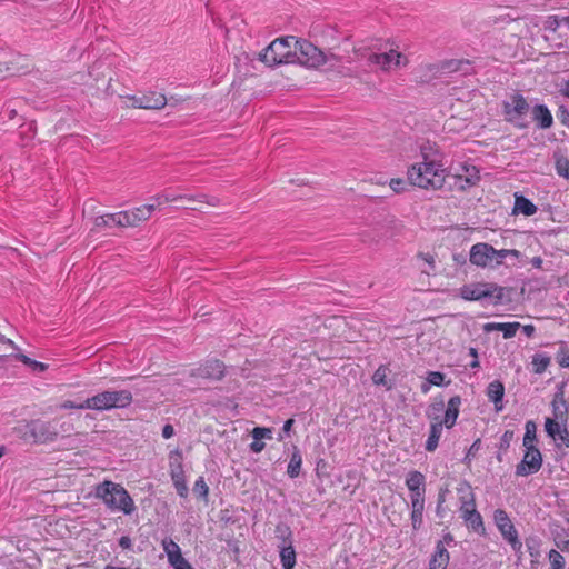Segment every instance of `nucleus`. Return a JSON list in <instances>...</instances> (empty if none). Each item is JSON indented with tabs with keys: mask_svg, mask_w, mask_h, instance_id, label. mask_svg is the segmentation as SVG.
Listing matches in <instances>:
<instances>
[{
	"mask_svg": "<svg viewBox=\"0 0 569 569\" xmlns=\"http://www.w3.org/2000/svg\"><path fill=\"white\" fill-rule=\"evenodd\" d=\"M293 63H299L300 66L307 68L318 69L321 67H326V71H338V73L342 76H350L343 70H339V66L341 62V58L331 51H322L308 40H298L295 37L293 43Z\"/></svg>",
	"mask_w": 569,
	"mask_h": 569,
	"instance_id": "nucleus-1",
	"label": "nucleus"
},
{
	"mask_svg": "<svg viewBox=\"0 0 569 569\" xmlns=\"http://www.w3.org/2000/svg\"><path fill=\"white\" fill-rule=\"evenodd\" d=\"M407 178L411 186L421 189H440L445 183V169L433 160L428 161L423 154V161L411 164L407 171Z\"/></svg>",
	"mask_w": 569,
	"mask_h": 569,
	"instance_id": "nucleus-2",
	"label": "nucleus"
},
{
	"mask_svg": "<svg viewBox=\"0 0 569 569\" xmlns=\"http://www.w3.org/2000/svg\"><path fill=\"white\" fill-rule=\"evenodd\" d=\"M520 256L521 253L518 250H496L492 246L485 242L476 243L470 249V262L483 268H495L502 263H507L508 266H516Z\"/></svg>",
	"mask_w": 569,
	"mask_h": 569,
	"instance_id": "nucleus-3",
	"label": "nucleus"
},
{
	"mask_svg": "<svg viewBox=\"0 0 569 569\" xmlns=\"http://www.w3.org/2000/svg\"><path fill=\"white\" fill-rule=\"evenodd\" d=\"M94 496L101 499L112 511H121L131 515L136 510L133 499L129 492L119 483L104 480L94 488Z\"/></svg>",
	"mask_w": 569,
	"mask_h": 569,
	"instance_id": "nucleus-4",
	"label": "nucleus"
},
{
	"mask_svg": "<svg viewBox=\"0 0 569 569\" xmlns=\"http://www.w3.org/2000/svg\"><path fill=\"white\" fill-rule=\"evenodd\" d=\"M293 36L276 39L259 52L258 59L268 67H274L282 63H293Z\"/></svg>",
	"mask_w": 569,
	"mask_h": 569,
	"instance_id": "nucleus-5",
	"label": "nucleus"
},
{
	"mask_svg": "<svg viewBox=\"0 0 569 569\" xmlns=\"http://www.w3.org/2000/svg\"><path fill=\"white\" fill-rule=\"evenodd\" d=\"M132 402V395L128 390H106L83 401L82 407L91 410H111L113 408H126Z\"/></svg>",
	"mask_w": 569,
	"mask_h": 569,
	"instance_id": "nucleus-6",
	"label": "nucleus"
},
{
	"mask_svg": "<svg viewBox=\"0 0 569 569\" xmlns=\"http://www.w3.org/2000/svg\"><path fill=\"white\" fill-rule=\"evenodd\" d=\"M511 287H492V290H482L479 287H460L459 296L465 300H490L492 305H503L505 295Z\"/></svg>",
	"mask_w": 569,
	"mask_h": 569,
	"instance_id": "nucleus-7",
	"label": "nucleus"
},
{
	"mask_svg": "<svg viewBox=\"0 0 569 569\" xmlns=\"http://www.w3.org/2000/svg\"><path fill=\"white\" fill-rule=\"evenodd\" d=\"M28 436L36 443H46L57 439L58 420L43 421L40 419L28 421Z\"/></svg>",
	"mask_w": 569,
	"mask_h": 569,
	"instance_id": "nucleus-8",
	"label": "nucleus"
},
{
	"mask_svg": "<svg viewBox=\"0 0 569 569\" xmlns=\"http://www.w3.org/2000/svg\"><path fill=\"white\" fill-rule=\"evenodd\" d=\"M502 108L507 121L520 128L526 127L525 123L520 122L521 117L529 111V104L523 96L519 93L510 94V97L502 102Z\"/></svg>",
	"mask_w": 569,
	"mask_h": 569,
	"instance_id": "nucleus-9",
	"label": "nucleus"
},
{
	"mask_svg": "<svg viewBox=\"0 0 569 569\" xmlns=\"http://www.w3.org/2000/svg\"><path fill=\"white\" fill-rule=\"evenodd\" d=\"M526 451L522 460L516 467V475L526 477L536 473L542 466V455L536 446L525 447Z\"/></svg>",
	"mask_w": 569,
	"mask_h": 569,
	"instance_id": "nucleus-10",
	"label": "nucleus"
},
{
	"mask_svg": "<svg viewBox=\"0 0 569 569\" xmlns=\"http://www.w3.org/2000/svg\"><path fill=\"white\" fill-rule=\"evenodd\" d=\"M325 327L331 330L333 336L342 337L346 340H355L358 336L353 323L343 316H332L327 318L325 320Z\"/></svg>",
	"mask_w": 569,
	"mask_h": 569,
	"instance_id": "nucleus-11",
	"label": "nucleus"
},
{
	"mask_svg": "<svg viewBox=\"0 0 569 569\" xmlns=\"http://www.w3.org/2000/svg\"><path fill=\"white\" fill-rule=\"evenodd\" d=\"M369 61L379 66L383 71L406 66L408 62L407 58L396 50H390L383 53H372L369 56Z\"/></svg>",
	"mask_w": 569,
	"mask_h": 569,
	"instance_id": "nucleus-12",
	"label": "nucleus"
},
{
	"mask_svg": "<svg viewBox=\"0 0 569 569\" xmlns=\"http://www.w3.org/2000/svg\"><path fill=\"white\" fill-rule=\"evenodd\" d=\"M127 99L132 102L131 106L133 108L140 109L159 110L167 104L166 96L156 92H148L141 96H128Z\"/></svg>",
	"mask_w": 569,
	"mask_h": 569,
	"instance_id": "nucleus-13",
	"label": "nucleus"
},
{
	"mask_svg": "<svg viewBox=\"0 0 569 569\" xmlns=\"http://www.w3.org/2000/svg\"><path fill=\"white\" fill-rule=\"evenodd\" d=\"M493 519L505 539H507L513 548L520 547L521 543L517 538V531L507 512L502 509H497L495 511Z\"/></svg>",
	"mask_w": 569,
	"mask_h": 569,
	"instance_id": "nucleus-14",
	"label": "nucleus"
},
{
	"mask_svg": "<svg viewBox=\"0 0 569 569\" xmlns=\"http://www.w3.org/2000/svg\"><path fill=\"white\" fill-rule=\"evenodd\" d=\"M193 376L220 380L224 376V365L219 360H208L192 373Z\"/></svg>",
	"mask_w": 569,
	"mask_h": 569,
	"instance_id": "nucleus-15",
	"label": "nucleus"
},
{
	"mask_svg": "<svg viewBox=\"0 0 569 569\" xmlns=\"http://www.w3.org/2000/svg\"><path fill=\"white\" fill-rule=\"evenodd\" d=\"M566 421H556L551 418H547L545 422V429L548 436H550L553 440L560 441L565 447H569V431L566 427H562V423Z\"/></svg>",
	"mask_w": 569,
	"mask_h": 569,
	"instance_id": "nucleus-16",
	"label": "nucleus"
},
{
	"mask_svg": "<svg viewBox=\"0 0 569 569\" xmlns=\"http://www.w3.org/2000/svg\"><path fill=\"white\" fill-rule=\"evenodd\" d=\"M425 476L419 471H410L406 478V486L410 490V500L416 499H425Z\"/></svg>",
	"mask_w": 569,
	"mask_h": 569,
	"instance_id": "nucleus-17",
	"label": "nucleus"
},
{
	"mask_svg": "<svg viewBox=\"0 0 569 569\" xmlns=\"http://www.w3.org/2000/svg\"><path fill=\"white\" fill-rule=\"evenodd\" d=\"M181 201H186L181 206L183 209L198 210V203H208L209 206L217 207L220 203L219 198L209 197L207 194H198V196H180Z\"/></svg>",
	"mask_w": 569,
	"mask_h": 569,
	"instance_id": "nucleus-18",
	"label": "nucleus"
},
{
	"mask_svg": "<svg viewBox=\"0 0 569 569\" xmlns=\"http://www.w3.org/2000/svg\"><path fill=\"white\" fill-rule=\"evenodd\" d=\"M428 417L431 419V426L430 433L426 442V450L432 452L438 447V442L445 425L440 422V418L438 416L432 417L431 415H428Z\"/></svg>",
	"mask_w": 569,
	"mask_h": 569,
	"instance_id": "nucleus-19",
	"label": "nucleus"
},
{
	"mask_svg": "<svg viewBox=\"0 0 569 569\" xmlns=\"http://www.w3.org/2000/svg\"><path fill=\"white\" fill-rule=\"evenodd\" d=\"M460 405L461 398L459 396H455L449 399L445 417L443 419H440V422H442V425H445L446 428L450 429L455 426L459 415Z\"/></svg>",
	"mask_w": 569,
	"mask_h": 569,
	"instance_id": "nucleus-20",
	"label": "nucleus"
},
{
	"mask_svg": "<svg viewBox=\"0 0 569 569\" xmlns=\"http://www.w3.org/2000/svg\"><path fill=\"white\" fill-rule=\"evenodd\" d=\"M551 406L553 412L552 419L556 421H567L569 407L565 399L563 391L560 390L555 395Z\"/></svg>",
	"mask_w": 569,
	"mask_h": 569,
	"instance_id": "nucleus-21",
	"label": "nucleus"
},
{
	"mask_svg": "<svg viewBox=\"0 0 569 569\" xmlns=\"http://www.w3.org/2000/svg\"><path fill=\"white\" fill-rule=\"evenodd\" d=\"M449 559L448 550L445 548L443 542L439 541L436 546V551L429 561V569H447Z\"/></svg>",
	"mask_w": 569,
	"mask_h": 569,
	"instance_id": "nucleus-22",
	"label": "nucleus"
},
{
	"mask_svg": "<svg viewBox=\"0 0 569 569\" xmlns=\"http://www.w3.org/2000/svg\"><path fill=\"white\" fill-rule=\"evenodd\" d=\"M503 396H505V387L500 381L495 380L488 385L487 397L489 398L490 401H492L495 403L496 411L502 410Z\"/></svg>",
	"mask_w": 569,
	"mask_h": 569,
	"instance_id": "nucleus-23",
	"label": "nucleus"
},
{
	"mask_svg": "<svg viewBox=\"0 0 569 569\" xmlns=\"http://www.w3.org/2000/svg\"><path fill=\"white\" fill-rule=\"evenodd\" d=\"M513 213H522L527 217L533 216L537 212V207L526 197L516 193Z\"/></svg>",
	"mask_w": 569,
	"mask_h": 569,
	"instance_id": "nucleus-24",
	"label": "nucleus"
},
{
	"mask_svg": "<svg viewBox=\"0 0 569 569\" xmlns=\"http://www.w3.org/2000/svg\"><path fill=\"white\" fill-rule=\"evenodd\" d=\"M417 73H418V78L422 82H429L430 80H432L435 78L443 76L442 69L440 68V62L420 66L417 69Z\"/></svg>",
	"mask_w": 569,
	"mask_h": 569,
	"instance_id": "nucleus-25",
	"label": "nucleus"
},
{
	"mask_svg": "<svg viewBox=\"0 0 569 569\" xmlns=\"http://www.w3.org/2000/svg\"><path fill=\"white\" fill-rule=\"evenodd\" d=\"M425 499L411 500V525L413 530H418L423 521Z\"/></svg>",
	"mask_w": 569,
	"mask_h": 569,
	"instance_id": "nucleus-26",
	"label": "nucleus"
},
{
	"mask_svg": "<svg viewBox=\"0 0 569 569\" xmlns=\"http://www.w3.org/2000/svg\"><path fill=\"white\" fill-rule=\"evenodd\" d=\"M532 113L533 119L539 123L541 129H548L552 126V116L546 106L537 104Z\"/></svg>",
	"mask_w": 569,
	"mask_h": 569,
	"instance_id": "nucleus-27",
	"label": "nucleus"
},
{
	"mask_svg": "<svg viewBox=\"0 0 569 569\" xmlns=\"http://www.w3.org/2000/svg\"><path fill=\"white\" fill-rule=\"evenodd\" d=\"M162 548L168 556L170 565H174L176 562L183 558L181 555L180 547L172 539H163Z\"/></svg>",
	"mask_w": 569,
	"mask_h": 569,
	"instance_id": "nucleus-28",
	"label": "nucleus"
},
{
	"mask_svg": "<svg viewBox=\"0 0 569 569\" xmlns=\"http://www.w3.org/2000/svg\"><path fill=\"white\" fill-rule=\"evenodd\" d=\"M302 457L299 449L293 446L292 455L288 465L287 473L290 478H297L300 475Z\"/></svg>",
	"mask_w": 569,
	"mask_h": 569,
	"instance_id": "nucleus-29",
	"label": "nucleus"
},
{
	"mask_svg": "<svg viewBox=\"0 0 569 569\" xmlns=\"http://www.w3.org/2000/svg\"><path fill=\"white\" fill-rule=\"evenodd\" d=\"M461 499V512H462V517L468 515V513H472V512H476V507H475V499H473V493L470 491L469 488H467L465 490V495L460 497Z\"/></svg>",
	"mask_w": 569,
	"mask_h": 569,
	"instance_id": "nucleus-30",
	"label": "nucleus"
},
{
	"mask_svg": "<svg viewBox=\"0 0 569 569\" xmlns=\"http://www.w3.org/2000/svg\"><path fill=\"white\" fill-rule=\"evenodd\" d=\"M468 61L463 60H445L440 62V68L442 69V74H450L457 71H461L463 66H468Z\"/></svg>",
	"mask_w": 569,
	"mask_h": 569,
	"instance_id": "nucleus-31",
	"label": "nucleus"
},
{
	"mask_svg": "<svg viewBox=\"0 0 569 569\" xmlns=\"http://www.w3.org/2000/svg\"><path fill=\"white\" fill-rule=\"evenodd\" d=\"M281 563L284 569H292L296 565V552L295 549L289 546L282 548L280 552Z\"/></svg>",
	"mask_w": 569,
	"mask_h": 569,
	"instance_id": "nucleus-32",
	"label": "nucleus"
},
{
	"mask_svg": "<svg viewBox=\"0 0 569 569\" xmlns=\"http://www.w3.org/2000/svg\"><path fill=\"white\" fill-rule=\"evenodd\" d=\"M171 479H172V482L174 485V488L178 492V495L182 498H186L188 496V486L186 483V479H184V472H181V473H174V472H171Z\"/></svg>",
	"mask_w": 569,
	"mask_h": 569,
	"instance_id": "nucleus-33",
	"label": "nucleus"
},
{
	"mask_svg": "<svg viewBox=\"0 0 569 569\" xmlns=\"http://www.w3.org/2000/svg\"><path fill=\"white\" fill-rule=\"evenodd\" d=\"M169 459H170V462H169L170 473L171 472H174V473L183 472L181 451H179V450L172 451L170 453Z\"/></svg>",
	"mask_w": 569,
	"mask_h": 569,
	"instance_id": "nucleus-34",
	"label": "nucleus"
},
{
	"mask_svg": "<svg viewBox=\"0 0 569 569\" xmlns=\"http://www.w3.org/2000/svg\"><path fill=\"white\" fill-rule=\"evenodd\" d=\"M526 433L523 437V447L535 446L537 426L533 421L529 420L526 422Z\"/></svg>",
	"mask_w": 569,
	"mask_h": 569,
	"instance_id": "nucleus-35",
	"label": "nucleus"
},
{
	"mask_svg": "<svg viewBox=\"0 0 569 569\" xmlns=\"http://www.w3.org/2000/svg\"><path fill=\"white\" fill-rule=\"evenodd\" d=\"M21 69L14 62V59L0 60V73H7L9 76L18 74Z\"/></svg>",
	"mask_w": 569,
	"mask_h": 569,
	"instance_id": "nucleus-36",
	"label": "nucleus"
},
{
	"mask_svg": "<svg viewBox=\"0 0 569 569\" xmlns=\"http://www.w3.org/2000/svg\"><path fill=\"white\" fill-rule=\"evenodd\" d=\"M156 206L154 204H144L142 207H138L132 209L131 211L137 214V219L139 222L147 221L152 212L154 211Z\"/></svg>",
	"mask_w": 569,
	"mask_h": 569,
	"instance_id": "nucleus-37",
	"label": "nucleus"
},
{
	"mask_svg": "<svg viewBox=\"0 0 569 569\" xmlns=\"http://www.w3.org/2000/svg\"><path fill=\"white\" fill-rule=\"evenodd\" d=\"M548 558L550 561V569H565L566 561L559 551L552 549L549 552Z\"/></svg>",
	"mask_w": 569,
	"mask_h": 569,
	"instance_id": "nucleus-38",
	"label": "nucleus"
},
{
	"mask_svg": "<svg viewBox=\"0 0 569 569\" xmlns=\"http://www.w3.org/2000/svg\"><path fill=\"white\" fill-rule=\"evenodd\" d=\"M550 363V359L542 355H536L532 359L533 371L538 375L546 371Z\"/></svg>",
	"mask_w": 569,
	"mask_h": 569,
	"instance_id": "nucleus-39",
	"label": "nucleus"
},
{
	"mask_svg": "<svg viewBox=\"0 0 569 569\" xmlns=\"http://www.w3.org/2000/svg\"><path fill=\"white\" fill-rule=\"evenodd\" d=\"M465 521L476 531L483 529V522L478 511L468 513L462 517Z\"/></svg>",
	"mask_w": 569,
	"mask_h": 569,
	"instance_id": "nucleus-40",
	"label": "nucleus"
},
{
	"mask_svg": "<svg viewBox=\"0 0 569 569\" xmlns=\"http://www.w3.org/2000/svg\"><path fill=\"white\" fill-rule=\"evenodd\" d=\"M472 172L473 173H469V169L466 168V173H467L466 177L462 178L461 174L458 176V179L460 181H463V183L460 184L461 189H465L467 187L473 186L479 180L478 171L476 170L475 167H472Z\"/></svg>",
	"mask_w": 569,
	"mask_h": 569,
	"instance_id": "nucleus-41",
	"label": "nucleus"
},
{
	"mask_svg": "<svg viewBox=\"0 0 569 569\" xmlns=\"http://www.w3.org/2000/svg\"><path fill=\"white\" fill-rule=\"evenodd\" d=\"M116 226L114 213L99 216L94 219V227L98 229Z\"/></svg>",
	"mask_w": 569,
	"mask_h": 569,
	"instance_id": "nucleus-42",
	"label": "nucleus"
},
{
	"mask_svg": "<svg viewBox=\"0 0 569 569\" xmlns=\"http://www.w3.org/2000/svg\"><path fill=\"white\" fill-rule=\"evenodd\" d=\"M521 325L519 322H507L501 323L500 331L503 333L505 339H510L516 336L518 329H520Z\"/></svg>",
	"mask_w": 569,
	"mask_h": 569,
	"instance_id": "nucleus-43",
	"label": "nucleus"
},
{
	"mask_svg": "<svg viewBox=\"0 0 569 569\" xmlns=\"http://www.w3.org/2000/svg\"><path fill=\"white\" fill-rule=\"evenodd\" d=\"M253 440L272 439V430L264 427H256L251 431Z\"/></svg>",
	"mask_w": 569,
	"mask_h": 569,
	"instance_id": "nucleus-44",
	"label": "nucleus"
},
{
	"mask_svg": "<svg viewBox=\"0 0 569 569\" xmlns=\"http://www.w3.org/2000/svg\"><path fill=\"white\" fill-rule=\"evenodd\" d=\"M193 492L200 498H207L209 493V488L202 477H200L193 486Z\"/></svg>",
	"mask_w": 569,
	"mask_h": 569,
	"instance_id": "nucleus-45",
	"label": "nucleus"
},
{
	"mask_svg": "<svg viewBox=\"0 0 569 569\" xmlns=\"http://www.w3.org/2000/svg\"><path fill=\"white\" fill-rule=\"evenodd\" d=\"M16 358L19 359L20 361H22L24 365L32 367L36 370L44 371L47 369V365H44L42 362H38L36 360H32L31 358L27 357L23 353L17 355Z\"/></svg>",
	"mask_w": 569,
	"mask_h": 569,
	"instance_id": "nucleus-46",
	"label": "nucleus"
},
{
	"mask_svg": "<svg viewBox=\"0 0 569 569\" xmlns=\"http://www.w3.org/2000/svg\"><path fill=\"white\" fill-rule=\"evenodd\" d=\"M372 381L375 385L378 386H386L387 385V368L383 366H380L372 376Z\"/></svg>",
	"mask_w": 569,
	"mask_h": 569,
	"instance_id": "nucleus-47",
	"label": "nucleus"
},
{
	"mask_svg": "<svg viewBox=\"0 0 569 569\" xmlns=\"http://www.w3.org/2000/svg\"><path fill=\"white\" fill-rule=\"evenodd\" d=\"M561 23H563L562 18H559L558 16H549L545 21V29L556 32Z\"/></svg>",
	"mask_w": 569,
	"mask_h": 569,
	"instance_id": "nucleus-48",
	"label": "nucleus"
},
{
	"mask_svg": "<svg viewBox=\"0 0 569 569\" xmlns=\"http://www.w3.org/2000/svg\"><path fill=\"white\" fill-rule=\"evenodd\" d=\"M58 420V430H57V438L59 436L69 435L73 431V425L70 421H62L60 418H57Z\"/></svg>",
	"mask_w": 569,
	"mask_h": 569,
	"instance_id": "nucleus-49",
	"label": "nucleus"
},
{
	"mask_svg": "<svg viewBox=\"0 0 569 569\" xmlns=\"http://www.w3.org/2000/svg\"><path fill=\"white\" fill-rule=\"evenodd\" d=\"M427 380L430 385L441 386L443 385L445 375L439 371H431L428 373Z\"/></svg>",
	"mask_w": 569,
	"mask_h": 569,
	"instance_id": "nucleus-50",
	"label": "nucleus"
},
{
	"mask_svg": "<svg viewBox=\"0 0 569 569\" xmlns=\"http://www.w3.org/2000/svg\"><path fill=\"white\" fill-rule=\"evenodd\" d=\"M28 421L17 426L14 428V432L18 435L20 439H23L26 441H31V436H28L29 432L27 431L29 428H27Z\"/></svg>",
	"mask_w": 569,
	"mask_h": 569,
	"instance_id": "nucleus-51",
	"label": "nucleus"
},
{
	"mask_svg": "<svg viewBox=\"0 0 569 569\" xmlns=\"http://www.w3.org/2000/svg\"><path fill=\"white\" fill-rule=\"evenodd\" d=\"M83 405V401L82 402H74V401H71V400H64L63 402L59 403L57 406L58 409H63V410H67V409H88V407H82Z\"/></svg>",
	"mask_w": 569,
	"mask_h": 569,
	"instance_id": "nucleus-52",
	"label": "nucleus"
},
{
	"mask_svg": "<svg viewBox=\"0 0 569 569\" xmlns=\"http://www.w3.org/2000/svg\"><path fill=\"white\" fill-rule=\"evenodd\" d=\"M389 186L396 193H400L406 189V182L403 179L400 178L391 179Z\"/></svg>",
	"mask_w": 569,
	"mask_h": 569,
	"instance_id": "nucleus-53",
	"label": "nucleus"
},
{
	"mask_svg": "<svg viewBox=\"0 0 569 569\" xmlns=\"http://www.w3.org/2000/svg\"><path fill=\"white\" fill-rule=\"evenodd\" d=\"M557 173L560 177L569 178V162L568 161H558L556 164Z\"/></svg>",
	"mask_w": 569,
	"mask_h": 569,
	"instance_id": "nucleus-54",
	"label": "nucleus"
},
{
	"mask_svg": "<svg viewBox=\"0 0 569 569\" xmlns=\"http://www.w3.org/2000/svg\"><path fill=\"white\" fill-rule=\"evenodd\" d=\"M116 217V226L118 227H130V222L127 217V211H121L114 213Z\"/></svg>",
	"mask_w": 569,
	"mask_h": 569,
	"instance_id": "nucleus-55",
	"label": "nucleus"
},
{
	"mask_svg": "<svg viewBox=\"0 0 569 569\" xmlns=\"http://www.w3.org/2000/svg\"><path fill=\"white\" fill-rule=\"evenodd\" d=\"M479 447H480V440L475 441L471 445V447L469 448V450L465 457V461L469 462L476 456V452L479 450Z\"/></svg>",
	"mask_w": 569,
	"mask_h": 569,
	"instance_id": "nucleus-56",
	"label": "nucleus"
},
{
	"mask_svg": "<svg viewBox=\"0 0 569 569\" xmlns=\"http://www.w3.org/2000/svg\"><path fill=\"white\" fill-rule=\"evenodd\" d=\"M557 116L562 124L569 126V111L565 107L559 108Z\"/></svg>",
	"mask_w": 569,
	"mask_h": 569,
	"instance_id": "nucleus-57",
	"label": "nucleus"
},
{
	"mask_svg": "<svg viewBox=\"0 0 569 569\" xmlns=\"http://www.w3.org/2000/svg\"><path fill=\"white\" fill-rule=\"evenodd\" d=\"M502 322H487L483 325L482 329L485 332L489 333L491 331H500Z\"/></svg>",
	"mask_w": 569,
	"mask_h": 569,
	"instance_id": "nucleus-58",
	"label": "nucleus"
},
{
	"mask_svg": "<svg viewBox=\"0 0 569 569\" xmlns=\"http://www.w3.org/2000/svg\"><path fill=\"white\" fill-rule=\"evenodd\" d=\"M266 447V443L262 440H253L250 445V450L254 453L261 452Z\"/></svg>",
	"mask_w": 569,
	"mask_h": 569,
	"instance_id": "nucleus-59",
	"label": "nucleus"
},
{
	"mask_svg": "<svg viewBox=\"0 0 569 569\" xmlns=\"http://www.w3.org/2000/svg\"><path fill=\"white\" fill-rule=\"evenodd\" d=\"M419 257H421L428 263V266H429V269H423L422 270L425 273H429L430 270H433V262L435 261H433L432 256H430V254H420Z\"/></svg>",
	"mask_w": 569,
	"mask_h": 569,
	"instance_id": "nucleus-60",
	"label": "nucleus"
},
{
	"mask_svg": "<svg viewBox=\"0 0 569 569\" xmlns=\"http://www.w3.org/2000/svg\"><path fill=\"white\" fill-rule=\"evenodd\" d=\"M174 569H193L191 565L184 559H180L174 565H171Z\"/></svg>",
	"mask_w": 569,
	"mask_h": 569,
	"instance_id": "nucleus-61",
	"label": "nucleus"
},
{
	"mask_svg": "<svg viewBox=\"0 0 569 569\" xmlns=\"http://www.w3.org/2000/svg\"><path fill=\"white\" fill-rule=\"evenodd\" d=\"M173 435H174V428L171 425H166L162 428V437L164 439H169V438L173 437Z\"/></svg>",
	"mask_w": 569,
	"mask_h": 569,
	"instance_id": "nucleus-62",
	"label": "nucleus"
},
{
	"mask_svg": "<svg viewBox=\"0 0 569 569\" xmlns=\"http://www.w3.org/2000/svg\"><path fill=\"white\" fill-rule=\"evenodd\" d=\"M127 217L130 222V227H137L140 223L137 219V214H134V212L131 210L127 211Z\"/></svg>",
	"mask_w": 569,
	"mask_h": 569,
	"instance_id": "nucleus-63",
	"label": "nucleus"
},
{
	"mask_svg": "<svg viewBox=\"0 0 569 569\" xmlns=\"http://www.w3.org/2000/svg\"><path fill=\"white\" fill-rule=\"evenodd\" d=\"M558 362H559L560 367L568 368L569 367V351L562 352V357L559 359Z\"/></svg>",
	"mask_w": 569,
	"mask_h": 569,
	"instance_id": "nucleus-64",
	"label": "nucleus"
}]
</instances>
